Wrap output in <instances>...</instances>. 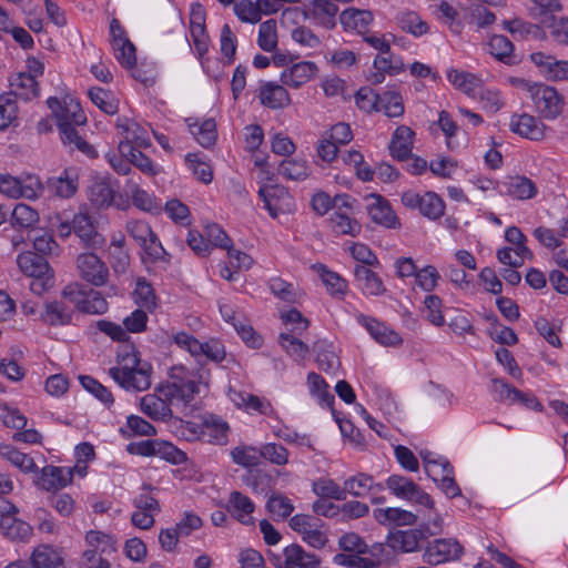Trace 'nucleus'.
<instances>
[{
  "instance_id": "1",
  "label": "nucleus",
  "mask_w": 568,
  "mask_h": 568,
  "mask_svg": "<svg viewBox=\"0 0 568 568\" xmlns=\"http://www.w3.org/2000/svg\"><path fill=\"white\" fill-rule=\"evenodd\" d=\"M119 367H111L109 375L126 390L142 392L151 386L152 366L142 362L133 345H123L118 352Z\"/></svg>"
},
{
  "instance_id": "2",
  "label": "nucleus",
  "mask_w": 568,
  "mask_h": 568,
  "mask_svg": "<svg viewBox=\"0 0 568 568\" xmlns=\"http://www.w3.org/2000/svg\"><path fill=\"white\" fill-rule=\"evenodd\" d=\"M61 296L82 313L101 315L109 308L106 300L100 292L85 290L79 283L67 285L62 290Z\"/></svg>"
},
{
  "instance_id": "3",
  "label": "nucleus",
  "mask_w": 568,
  "mask_h": 568,
  "mask_svg": "<svg viewBox=\"0 0 568 568\" xmlns=\"http://www.w3.org/2000/svg\"><path fill=\"white\" fill-rule=\"evenodd\" d=\"M173 341L179 347L187 351L194 357L204 355L212 362L221 363L226 355L223 343L217 338H211L201 343L192 335L179 332L173 335Z\"/></svg>"
},
{
  "instance_id": "4",
  "label": "nucleus",
  "mask_w": 568,
  "mask_h": 568,
  "mask_svg": "<svg viewBox=\"0 0 568 568\" xmlns=\"http://www.w3.org/2000/svg\"><path fill=\"white\" fill-rule=\"evenodd\" d=\"M385 487H387L397 498L428 508H433L434 506L432 497L407 477L400 475H392L387 478L384 488Z\"/></svg>"
},
{
  "instance_id": "5",
  "label": "nucleus",
  "mask_w": 568,
  "mask_h": 568,
  "mask_svg": "<svg viewBox=\"0 0 568 568\" xmlns=\"http://www.w3.org/2000/svg\"><path fill=\"white\" fill-rule=\"evenodd\" d=\"M537 111L545 118L554 120L559 116L564 109V98L559 92L547 84L538 83L532 87L530 94Z\"/></svg>"
},
{
  "instance_id": "6",
  "label": "nucleus",
  "mask_w": 568,
  "mask_h": 568,
  "mask_svg": "<svg viewBox=\"0 0 568 568\" xmlns=\"http://www.w3.org/2000/svg\"><path fill=\"white\" fill-rule=\"evenodd\" d=\"M48 108L53 112L58 128L62 123H72L83 125L87 123V116L80 103L73 98L65 97L59 100L55 97H50L47 100Z\"/></svg>"
},
{
  "instance_id": "7",
  "label": "nucleus",
  "mask_w": 568,
  "mask_h": 568,
  "mask_svg": "<svg viewBox=\"0 0 568 568\" xmlns=\"http://www.w3.org/2000/svg\"><path fill=\"white\" fill-rule=\"evenodd\" d=\"M80 277L93 286H103L108 282L109 270L94 253H82L77 257Z\"/></svg>"
},
{
  "instance_id": "8",
  "label": "nucleus",
  "mask_w": 568,
  "mask_h": 568,
  "mask_svg": "<svg viewBox=\"0 0 568 568\" xmlns=\"http://www.w3.org/2000/svg\"><path fill=\"white\" fill-rule=\"evenodd\" d=\"M463 554L462 545L454 538L435 539L426 547L423 558L428 565H439L459 559Z\"/></svg>"
},
{
  "instance_id": "9",
  "label": "nucleus",
  "mask_w": 568,
  "mask_h": 568,
  "mask_svg": "<svg viewBox=\"0 0 568 568\" xmlns=\"http://www.w3.org/2000/svg\"><path fill=\"white\" fill-rule=\"evenodd\" d=\"M156 392L166 396L171 406L181 405L186 407L199 393V385L194 381L180 379L158 385Z\"/></svg>"
},
{
  "instance_id": "10",
  "label": "nucleus",
  "mask_w": 568,
  "mask_h": 568,
  "mask_svg": "<svg viewBox=\"0 0 568 568\" xmlns=\"http://www.w3.org/2000/svg\"><path fill=\"white\" fill-rule=\"evenodd\" d=\"M258 195L273 219L288 212L293 203L287 190L281 185H265L258 190Z\"/></svg>"
},
{
  "instance_id": "11",
  "label": "nucleus",
  "mask_w": 568,
  "mask_h": 568,
  "mask_svg": "<svg viewBox=\"0 0 568 568\" xmlns=\"http://www.w3.org/2000/svg\"><path fill=\"white\" fill-rule=\"evenodd\" d=\"M74 310V305L61 296L60 300L44 303L40 320L50 326H65L72 323Z\"/></svg>"
},
{
  "instance_id": "12",
  "label": "nucleus",
  "mask_w": 568,
  "mask_h": 568,
  "mask_svg": "<svg viewBox=\"0 0 568 568\" xmlns=\"http://www.w3.org/2000/svg\"><path fill=\"white\" fill-rule=\"evenodd\" d=\"M367 201H369L367 212L373 222L386 229L399 227V220L385 197L379 194H369Z\"/></svg>"
},
{
  "instance_id": "13",
  "label": "nucleus",
  "mask_w": 568,
  "mask_h": 568,
  "mask_svg": "<svg viewBox=\"0 0 568 568\" xmlns=\"http://www.w3.org/2000/svg\"><path fill=\"white\" fill-rule=\"evenodd\" d=\"M72 229L84 246L98 248L104 244L103 236L97 231L91 216L88 213L74 214L72 219Z\"/></svg>"
},
{
  "instance_id": "14",
  "label": "nucleus",
  "mask_w": 568,
  "mask_h": 568,
  "mask_svg": "<svg viewBox=\"0 0 568 568\" xmlns=\"http://www.w3.org/2000/svg\"><path fill=\"white\" fill-rule=\"evenodd\" d=\"M530 60L539 68L546 79L551 81L568 80V61L558 60L544 52H534Z\"/></svg>"
},
{
  "instance_id": "15",
  "label": "nucleus",
  "mask_w": 568,
  "mask_h": 568,
  "mask_svg": "<svg viewBox=\"0 0 568 568\" xmlns=\"http://www.w3.org/2000/svg\"><path fill=\"white\" fill-rule=\"evenodd\" d=\"M140 408L153 420H168L172 417V409L166 396L156 392L146 394L140 399Z\"/></svg>"
},
{
  "instance_id": "16",
  "label": "nucleus",
  "mask_w": 568,
  "mask_h": 568,
  "mask_svg": "<svg viewBox=\"0 0 568 568\" xmlns=\"http://www.w3.org/2000/svg\"><path fill=\"white\" fill-rule=\"evenodd\" d=\"M509 128L514 133L532 141H539L545 135V125L537 118L527 113L514 114Z\"/></svg>"
},
{
  "instance_id": "17",
  "label": "nucleus",
  "mask_w": 568,
  "mask_h": 568,
  "mask_svg": "<svg viewBox=\"0 0 568 568\" xmlns=\"http://www.w3.org/2000/svg\"><path fill=\"white\" fill-rule=\"evenodd\" d=\"M354 277L356 286L365 296H381L386 292V287L377 273L364 265L354 267Z\"/></svg>"
},
{
  "instance_id": "18",
  "label": "nucleus",
  "mask_w": 568,
  "mask_h": 568,
  "mask_svg": "<svg viewBox=\"0 0 568 568\" xmlns=\"http://www.w3.org/2000/svg\"><path fill=\"white\" fill-rule=\"evenodd\" d=\"M7 93L12 94L16 100L28 102L39 97L40 87L33 75L20 72L10 78V91Z\"/></svg>"
},
{
  "instance_id": "19",
  "label": "nucleus",
  "mask_w": 568,
  "mask_h": 568,
  "mask_svg": "<svg viewBox=\"0 0 568 568\" xmlns=\"http://www.w3.org/2000/svg\"><path fill=\"white\" fill-rule=\"evenodd\" d=\"M318 68L314 62H297L281 73V81L284 85L297 89L315 77Z\"/></svg>"
},
{
  "instance_id": "20",
  "label": "nucleus",
  "mask_w": 568,
  "mask_h": 568,
  "mask_svg": "<svg viewBox=\"0 0 568 568\" xmlns=\"http://www.w3.org/2000/svg\"><path fill=\"white\" fill-rule=\"evenodd\" d=\"M261 104L270 109H283L291 103V98L284 85L276 82H263L258 90Z\"/></svg>"
},
{
  "instance_id": "21",
  "label": "nucleus",
  "mask_w": 568,
  "mask_h": 568,
  "mask_svg": "<svg viewBox=\"0 0 568 568\" xmlns=\"http://www.w3.org/2000/svg\"><path fill=\"white\" fill-rule=\"evenodd\" d=\"M373 21V13L368 10L348 8L339 14V22L343 28L346 31H356L359 36H365L368 32Z\"/></svg>"
},
{
  "instance_id": "22",
  "label": "nucleus",
  "mask_w": 568,
  "mask_h": 568,
  "mask_svg": "<svg viewBox=\"0 0 568 568\" xmlns=\"http://www.w3.org/2000/svg\"><path fill=\"white\" fill-rule=\"evenodd\" d=\"M358 322L365 326L371 336L384 346H396L402 344V337L385 324L378 322L376 318L361 315Z\"/></svg>"
},
{
  "instance_id": "23",
  "label": "nucleus",
  "mask_w": 568,
  "mask_h": 568,
  "mask_svg": "<svg viewBox=\"0 0 568 568\" xmlns=\"http://www.w3.org/2000/svg\"><path fill=\"white\" fill-rule=\"evenodd\" d=\"M500 191L516 200H529L537 194L535 183L523 175L507 178L500 183Z\"/></svg>"
},
{
  "instance_id": "24",
  "label": "nucleus",
  "mask_w": 568,
  "mask_h": 568,
  "mask_svg": "<svg viewBox=\"0 0 568 568\" xmlns=\"http://www.w3.org/2000/svg\"><path fill=\"white\" fill-rule=\"evenodd\" d=\"M227 511L243 525H253L252 513L255 509L253 501L242 493L234 490L230 494L226 505Z\"/></svg>"
},
{
  "instance_id": "25",
  "label": "nucleus",
  "mask_w": 568,
  "mask_h": 568,
  "mask_svg": "<svg viewBox=\"0 0 568 568\" xmlns=\"http://www.w3.org/2000/svg\"><path fill=\"white\" fill-rule=\"evenodd\" d=\"M414 131L406 126H398L393 133L389 151L398 161L408 160L412 156Z\"/></svg>"
},
{
  "instance_id": "26",
  "label": "nucleus",
  "mask_w": 568,
  "mask_h": 568,
  "mask_svg": "<svg viewBox=\"0 0 568 568\" xmlns=\"http://www.w3.org/2000/svg\"><path fill=\"white\" fill-rule=\"evenodd\" d=\"M72 477V471L69 468L45 466L37 484L44 490H55L70 484Z\"/></svg>"
},
{
  "instance_id": "27",
  "label": "nucleus",
  "mask_w": 568,
  "mask_h": 568,
  "mask_svg": "<svg viewBox=\"0 0 568 568\" xmlns=\"http://www.w3.org/2000/svg\"><path fill=\"white\" fill-rule=\"evenodd\" d=\"M75 126L77 124L72 123L60 124L58 129L62 143L71 151L78 150L89 158H95V149L79 134V131Z\"/></svg>"
},
{
  "instance_id": "28",
  "label": "nucleus",
  "mask_w": 568,
  "mask_h": 568,
  "mask_svg": "<svg viewBox=\"0 0 568 568\" xmlns=\"http://www.w3.org/2000/svg\"><path fill=\"white\" fill-rule=\"evenodd\" d=\"M17 264L27 277L53 273L44 256L30 251L20 253L17 257Z\"/></svg>"
},
{
  "instance_id": "29",
  "label": "nucleus",
  "mask_w": 568,
  "mask_h": 568,
  "mask_svg": "<svg viewBox=\"0 0 568 568\" xmlns=\"http://www.w3.org/2000/svg\"><path fill=\"white\" fill-rule=\"evenodd\" d=\"M285 568H322L315 554L306 552L302 546L292 544L284 549Z\"/></svg>"
},
{
  "instance_id": "30",
  "label": "nucleus",
  "mask_w": 568,
  "mask_h": 568,
  "mask_svg": "<svg viewBox=\"0 0 568 568\" xmlns=\"http://www.w3.org/2000/svg\"><path fill=\"white\" fill-rule=\"evenodd\" d=\"M424 532L418 529L398 530L387 536V546L394 550L412 552L418 549Z\"/></svg>"
},
{
  "instance_id": "31",
  "label": "nucleus",
  "mask_w": 568,
  "mask_h": 568,
  "mask_svg": "<svg viewBox=\"0 0 568 568\" xmlns=\"http://www.w3.org/2000/svg\"><path fill=\"white\" fill-rule=\"evenodd\" d=\"M373 516L381 525L412 526L417 520V516L412 511L396 507L376 508Z\"/></svg>"
},
{
  "instance_id": "32",
  "label": "nucleus",
  "mask_w": 568,
  "mask_h": 568,
  "mask_svg": "<svg viewBox=\"0 0 568 568\" xmlns=\"http://www.w3.org/2000/svg\"><path fill=\"white\" fill-rule=\"evenodd\" d=\"M384 485L375 483L373 476L359 473L344 481L343 490L345 495L351 494L354 497H364L371 490L382 491Z\"/></svg>"
},
{
  "instance_id": "33",
  "label": "nucleus",
  "mask_w": 568,
  "mask_h": 568,
  "mask_svg": "<svg viewBox=\"0 0 568 568\" xmlns=\"http://www.w3.org/2000/svg\"><path fill=\"white\" fill-rule=\"evenodd\" d=\"M119 151L122 153V155H125L130 163L138 168L142 173L150 176L158 174L159 169L153 163V161L139 149L134 148L130 142H120Z\"/></svg>"
},
{
  "instance_id": "34",
  "label": "nucleus",
  "mask_w": 568,
  "mask_h": 568,
  "mask_svg": "<svg viewBox=\"0 0 568 568\" xmlns=\"http://www.w3.org/2000/svg\"><path fill=\"white\" fill-rule=\"evenodd\" d=\"M503 28L507 30L516 40H538L544 37V31L538 24L525 21L519 18L513 20H504Z\"/></svg>"
},
{
  "instance_id": "35",
  "label": "nucleus",
  "mask_w": 568,
  "mask_h": 568,
  "mask_svg": "<svg viewBox=\"0 0 568 568\" xmlns=\"http://www.w3.org/2000/svg\"><path fill=\"white\" fill-rule=\"evenodd\" d=\"M77 180V176L71 175L68 170H64L62 175L48 179L45 187L55 196L69 199L78 190Z\"/></svg>"
},
{
  "instance_id": "36",
  "label": "nucleus",
  "mask_w": 568,
  "mask_h": 568,
  "mask_svg": "<svg viewBox=\"0 0 568 568\" xmlns=\"http://www.w3.org/2000/svg\"><path fill=\"white\" fill-rule=\"evenodd\" d=\"M338 7L332 0H314L311 10V17L326 29H333L336 26V14Z\"/></svg>"
},
{
  "instance_id": "37",
  "label": "nucleus",
  "mask_w": 568,
  "mask_h": 568,
  "mask_svg": "<svg viewBox=\"0 0 568 568\" xmlns=\"http://www.w3.org/2000/svg\"><path fill=\"white\" fill-rule=\"evenodd\" d=\"M126 187L131 193L132 203L135 207L149 213L160 211L161 205L151 194L139 186V182L133 176L128 180Z\"/></svg>"
},
{
  "instance_id": "38",
  "label": "nucleus",
  "mask_w": 568,
  "mask_h": 568,
  "mask_svg": "<svg viewBox=\"0 0 568 568\" xmlns=\"http://www.w3.org/2000/svg\"><path fill=\"white\" fill-rule=\"evenodd\" d=\"M89 200L97 209H108L114 200V190L109 180L95 181L89 187Z\"/></svg>"
},
{
  "instance_id": "39",
  "label": "nucleus",
  "mask_w": 568,
  "mask_h": 568,
  "mask_svg": "<svg viewBox=\"0 0 568 568\" xmlns=\"http://www.w3.org/2000/svg\"><path fill=\"white\" fill-rule=\"evenodd\" d=\"M488 47L490 54L498 61L508 65L517 62L514 55V44L507 37L494 34L488 42Z\"/></svg>"
},
{
  "instance_id": "40",
  "label": "nucleus",
  "mask_w": 568,
  "mask_h": 568,
  "mask_svg": "<svg viewBox=\"0 0 568 568\" xmlns=\"http://www.w3.org/2000/svg\"><path fill=\"white\" fill-rule=\"evenodd\" d=\"M0 531L12 540H24L31 536L32 528L11 515H4L0 518Z\"/></svg>"
},
{
  "instance_id": "41",
  "label": "nucleus",
  "mask_w": 568,
  "mask_h": 568,
  "mask_svg": "<svg viewBox=\"0 0 568 568\" xmlns=\"http://www.w3.org/2000/svg\"><path fill=\"white\" fill-rule=\"evenodd\" d=\"M307 385L310 394L316 397L322 406L333 409L335 402L334 395L328 392V385L325 379L317 373L311 372L307 375Z\"/></svg>"
},
{
  "instance_id": "42",
  "label": "nucleus",
  "mask_w": 568,
  "mask_h": 568,
  "mask_svg": "<svg viewBox=\"0 0 568 568\" xmlns=\"http://www.w3.org/2000/svg\"><path fill=\"white\" fill-rule=\"evenodd\" d=\"M398 27L414 37H422L429 30L428 24L415 11H402L396 16Z\"/></svg>"
},
{
  "instance_id": "43",
  "label": "nucleus",
  "mask_w": 568,
  "mask_h": 568,
  "mask_svg": "<svg viewBox=\"0 0 568 568\" xmlns=\"http://www.w3.org/2000/svg\"><path fill=\"white\" fill-rule=\"evenodd\" d=\"M268 288L277 298L291 304L298 303L303 296V293L294 284L281 277H272L268 281Z\"/></svg>"
},
{
  "instance_id": "44",
  "label": "nucleus",
  "mask_w": 568,
  "mask_h": 568,
  "mask_svg": "<svg viewBox=\"0 0 568 568\" xmlns=\"http://www.w3.org/2000/svg\"><path fill=\"white\" fill-rule=\"evenodd\" d=\"M191 133L203 148H211L217 139L216 123L213 119H206L201 124L190 123Z\"/></svg>"
},
{
  "instance_id": "45",
  "label": "nucleus",
  "mask_w": 568,
  "mask_h": 568,
  "mask_svg": "<svg viewBox=\"0 0 568 568\" xmlns=\"http://www.w3.org/2000/svg\"><path fill=\"white\" fill-rule=\"evenodd\" d=\"M31 566L34 568H64L61 556L47 546L39 547L32 552Z\"/></svg>"
},
{
  "instance_id": "46",
  "label": "nucleus",
  "mask_w": 568,
  "mask_h": 568,
  "mask_svg": "<svg viewBox=\"0 0 568 568\" xmlns=\"http://www.w3.org/2000/svg\"><path fill=\"white\" fill-rule=\"evenodd\" d=\"M447 78L455 88L463 91L467 95L475 94L477 88L480 84V80L476 75L469 72L459 71L457 69L448 70Z\"/></svg>"
},
{
  "instance_id": "47",
  "label": "nucleus",
  "mask_w": 568,
  "mask_h": 568,
  "mask_svg": "<svg viewBox=\"0 0 568 568\" xmlns=\"http://www.w3.org/2000/svg\"><path fill=\"white\" fill-rule=\"evenodd\" d=\"M227 430L229 425L226 422L217 418H211L204 422L201 435L210 443L224 445L227 442Z\"/></svg>"
},
{
  "instance_id": "48",
  "label": "nucleus",
  "mask_w": 568,
  "mask_h": 568,
  "mask_svg": "<svg viewBox=\"0 0 568 568\" xmlns=\"http://www.w3.org/2000/svg\"><path fill=\"white\" fill-rule=\"evenodd\" d=\"M85 542L89 549H97V551L104 556H111L116 551L115 540L112 536L98 530H89L85 534Z\"/></svg>"
},
{
  "instance_id": "49",
  "label": "nucleus",
  "mask_w": 568,
  "mask_h": 568,
  "mask_svg": "<svg viewBox=\"0 0 568 568\" xmlns=\"http://www.w3.org/2000/svg\"><path fill=\"white\" fill-rule=\"evenodd\" d=\"M0 455L24 473H31L36 469L33 459L28 454L18 450L12 445H0Z\"/></svg>"
},
{
  "instance_id": "50",
  "label": "nucleus",
  "mask_w": 568,
  "mask_h": 568,
  "mask_svg": "<svg viewBox=\"0 0 568 568\" xmlns=\"http://www.w3.org/2000/svg\"><path fill=\"white\" fill-rule=\"evenodd\" d=\"M418 210L425 217L437 220L445 213V203L435 192H426L422 195Z\"/></svg>"
},
{
  "instance_id": "51",
  "label": "nucleus",
  "mask_w": 568,
  "mask_h": 568,
  "mask_svg": "<svg viewBox=\"0 0 568 568\" xmlns=\"http://www.w3.org/2000/svg\"><path fill=\"white\" fill-rule=\"evenodd\" d=\"M10 221L13 227L29 229L39 221V214L31 206L19 203L12 210Z\"/></svg>"
},
{
  "instance_id": "52",
  "label": "nucleus",
  "mask_w": 568,
  "mask_h": 568,
  "mask_svg": "<svg viewBox=\"0 0 568 568\" xmlns=\"http://www.w3.org/2000/svg\"><path fill=\"white\" fill-rule=\"evenodd\" d=\"M332 230L337 234L356 236L361 232V224L347 214L335 211L329 216Z\"/></svg>"
},
{
  "instance_id": "53",
  "label": "nucleus",
  "mask_w": 568,
  "mask_h": 568,
  "mask_svg": "<svg viewBox=\"0 0 568 568\" xmlns=\"http://www.w3.org/2000/svg\"><path fill=\"white\" fill-rule=\"evenodd\" d=\"M88 95L92 103L106 114H115L118 112V101L110 91L99 87H93L88 91Z\"/></svg>"
},
{
  "instance_id": "54",
  "label": "nucleus",
  "mask_w": 568,
  "mask_h": 568,
  "mask_svg": "<svg viewBox=\"0 0 568 568\" xmlns=\"http://www.w3.org/2000/svg\"><path fill=\"white\" fill-rule=\"evenodd\" d=\"M266 508L274 520H284L294 510L292 501L282 494L272 495L266 503Z\"/></svg>"
},
{
  "instance_id": "55",
  "label": "nucleus",
  "mask_w": 568,
  "mask_h": 568,
  "mask_svg": "<svg viewBox=\"0 0 568 568\" xmlns=\"http://www.w3.org/2000/svg\"><path fill=\"white\" fill-rule=\"evenodd\" d=\"M278 173L288 180L302 181L308 176V169L305 161L283 160L278 166Z\"/></svg>"
},
{
  "instance_id": "56",
  "label": "nucleus",
  "mask_w": 568,
  "mask_h": 568,
  "mask_svg": "<svg viewBox=\"0 0 568 568\" xmlns=\"http://www.w3.org/2000/svg\"><path fill=\"white\" fill-rule=\"evenodd\" d=\"M379 111H384L388 118L402 116L404 113V104L399 93L386 91L381 94Z\"/></svg>"
},
{
  "instance_id": "57",
  "label": "nucleus",
  "mask_w": 568,
  "mask_h": 568,
  "mask_svg": "<svg viewBox=\"0 0 568 568\" xmlns=\"http://www.w3.org/2000/svg\"><path fill=\"white\" fill-rule=\"evenodd\" d=\"M314 351L316 352V362L321 369L331 372L339 366V359L331 345L318 342L315 344Z\"/></svg>"
},
{
  "instance_id": "58",
  "label": "nucleus",
  "mask_w": 568,
  "mask_h": 568,
  "mask_svg": "<svg viewBox=\"0 0 568 568\" xmlns=\"http://www.w3.org/2000/svg\"><path fill=\"white\" fill-rule=\"evenodd\" d=\"M18 115L17 100L12 94H0V131L6 130Z\"/></svg>"
},
{
  "instance_id": "59",
  "label": "nucleus",
  "mask_w": 568,
  "mask_h": 568,
  "mask_svg": "<svg viewBox=\"0 0 568 568\" xmlns=\"http://www.w3.org/2000/svg\"><path fill=\"white\" fill-rule=\"evenodd\" d=\"M79 381L84 389L105 405L113 404L114 399L111 392L99 381L89 375H80Z\"/></svg>"
},
{
  "instance_id": "60",
  "label": "nucleus",
  "mask_w": 568,
  "mask_h": 568,
  "mask_svg": "<svg viewBox=\"0 0 568 568\" xmlns=\"http://www.w3.org/2000/svg\"><path fill=\"white\" fill-rule=\"evenodd\" d=\"M313 491L323 498H332L335 500H345L346 495L343 487H339L334 480L321 478L313 483Z\"/></svg>"
},
{
  "instance_id": "61",
  "label": "nucleus",
  "mask_w": 568,
  "mask_h": 568,
  "mask_svg": "<svg viewBox=\"0 0 568 568\" xmlns=\"http://www.w3.org/2000/svg\"><path fill=\"white\" fill-rule=\"evenodd\" d=\"M257 42L260 48L266 52H271L276 48L277 34L275 20L271 19L260 24Z\"/></svg>"
},
{
  "instance_id": "62",
  "label": "nucleus",
  "mask_w": 568,
  "mask_h": 568,
  "mask_svg": "<svg viewBox=\"0 0 568 568\" xmlns=\"http://www.w3.org/2000/svg\"><path fill=\"white\" fill-rule=\"evenodd\" d=\"M185 162L187 166L192 170L194 176L201 181L202 183L209 184L213 180V171L212 168L203 162L199 154L196 153H187L185 155Z\"/></svg>"
},
{
  "instance_id": "63",
  "label": "nucleus",
  "mask_w": 568,
  "mask_h": 568,
  "mask_svg": "<svg viewBox=\"0 0 568 568\" xmlns=\"http://www.w3.org/2000/svg\"><path fill=\"white\" fill-rule=\"evenodd\" d=\"M111 45L115 59L122 67L131 69L136 64L135 47L130 40L121 41L119 44L115 42Z\"/></svg>"
},
{
  "instance_id": "64",
  "label": "nucleus",
  "mask_w": 568,
  "mask_h": 568,
  "mask_svg": "<svg viewBox=\"0 0 568 568\" xmlns=\"http://www.w3.org/2000/svg\"><path fill=\"white\" fill-rule=\"evenodd\" d=\"M281 346L288 355L296 358H304L308 353V346L294 336V333L283 332L278 336Z\"/></svg>"
}]
</instances>
